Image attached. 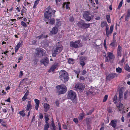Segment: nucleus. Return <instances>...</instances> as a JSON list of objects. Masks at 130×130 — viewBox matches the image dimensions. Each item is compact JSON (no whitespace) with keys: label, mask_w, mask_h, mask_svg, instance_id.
<instances>
[{"label":"nucleus","mask_w":130,"mask_h":130,"mask_svg":"<svg viewBox=\"0 0 130 130\" xmlns=\"http://www.w3.org/2000/svg\"><path fill=\"white\" fill-rule=\"evenodd\" d=\"M87 59V57L82 56L79 58V63L80 65L83 67L85 64V61Z\"/></svg>","instance_id":"nucleus-12"},{"label":"nucleus","mask_w":130,"mask_h":130,"mask_svg":"<svg viewBox=\"0 0 130 130\" xmlns=\"http://www.w3.org/2000/svg\"><path fill=\"white\" fill-rule=\"evenodd\" d=\"M41 39L46 38L47 37V35H46L44 34H42L40 35Z\"/></svg>","instance_id":"nucleus-37"},{"label":"nucleus","mask_w":130,"mask_h":130,"mask_svg":"<svg viewBox=\"0 0 130 130\" xmlns=\"http://www.w3.org/2000/svg\"><path fill=\"white\" fill-rule=\"evenodd\" d=\"M56 11L53 10L51 8L50 6H48L46 9L44 13V16L45 19H48L50 17H51L52 14L54 17L55 16V14Z\"/></svg>","instance_id":"nucleus-1"},{"label":"nucleus","mask_w":130,"mask_h":130,"mask_svg":"<svg viewBox=\"0 0 130 130\" xmlns=\"http://www.w3.org/2000/svg\"><path fill=\"white\" fill-rule=\"evenodd\" d=\"M94 108H93L91 110H90L88 112H87L86 113V115H89L91 114L94 111Z\"/></svg>","instance_id":"nucleus-35"},{"label":"nucleus","mask_w":130,"mask_h":130,"mask_svg":"<svg viewBox=\"0 0 130 130\" xmlns=\"http://www.w3.org/2000/svg\"><path fill=\"white\" fill-rule=\"evenodd\" d=\"M127 13V14L125 17V20L126 21H128L129 20L130 17V9L128 10Z\"/></svg>","instance_id":"nucleus-20"},{"label":"nucleus","mask_w":130,"mask_h":130,"mask_svg":"<svg viewBox=\"0 0 130 130\" xmlns=\"http://www.w3.org/2000/svg\"><path fill=\"white\" fill-rule=\"evenodd\" d=\"M123 96L119 95V102H121V100L122 99Z\"/></svg>","instance_id":"nucleus-49"},{"label":"nucleus","mask_w":130,"mask_h":130,"mask_svg":"<svg viewBox=\"0 0 130 130\" xmlns=\"http://www.w3.org/2000/svg\"><path fill=\"white\" fill-rule=\"evenodd\" d=\"M68 62L70 64H73L74 62V60L72 58H69L68 60Z\"/></svg>","instance_id":"nucleus-39"},{"label":"nucleus","mask_w":130,"mask_h":130,"mask_svg":"<svg viewBox=\"0 0 130 130\" xmlns=\"http://www.w3.org/2000/svg\"><path fill=\"white\" fill-rule=\"evenodd\" d=\"M56 87L57 89V92L59 94L64 93L67 91V88L64 85H58Z\"/></svg>","instance_id":"nucleus-3"},{"label":"nucleus","mask_w":130,"mask_h":130,"mask_svg":"<svg viewBox=\"0 0 130 130\" xmlns=\"http://www.w3.org/2000/svg\"><path fill=\"white\" fill-rule=\"evenodd\" d=\"M105 47V48H106V39H105L104 42L103 43Z\"/></svg>","instance_id":"nucleus-56"},{"label":"nucleus","mask_w":130,"mask_h":130,"mask_svg":"<svg viewBox=\"0 0 130 130\" xmlns=\"http://www.w3.org/2000/svg\"><path fill=\"white\" fill-rule=\"evenodd\" d=\"M40 0H36L35 1L34 4V6L33 7V8H36L37 4L39 3V2Z\"/></svg>","instance_id":"nucleus-28"},{"label":"nucleus","mask_w":130,"mask_h":130,"mask_svg":"<svg viewBox=\"0 0 130 130\" xmlns=\"http://www.w3.org/2000/svg\"><path fill=\"white\" fill-rule=\"evenodd\" d=\"M84 116V115L83 113H82L80 114L79 115V119L82 120L83 119Z\"/></svg>","instance_id":"nucleus-45"},{"label":"nucleus","mask_w":130,"mask_h":130,"mask_svg":"<svg viewBox=\"0 0 130 130\" xmlns=\"http://www.w3.org/2000/svg\"><path fill=\"white\" fill-rule=\"evenodd\" d=\"M108 97V95H105L103 100V102H105L107 100V99Z\"/></svg>","instance_id":"nucleus-44"},{"label":"nucleus","mask_w":130,"mask_h":130,"mask_svg":"<svg viewBox=\"0 0 130 130\" xmlns=\"http://www.w3.org/2000/svg\"><path fill=\"white\" fill-rule=\"evenodd\" d=\"M27 99V97L24 96L22 98V100L23 101H25V100Z\"/></svg>","instance_id":"nucleus-54"},{"label":"nucleus","mask_w":130,"mask_h":130,"mask_svg":"<svg viewBox=\"0 0 130 130\" xmlns=\"http://www.w3.org/2000/svg\"><path fill=\"white\" fill-rule=\"evenodd\" d=\"M122 47L119 45L117 48V56L118 57H121L122 56Z\"/></svg>","instance_id":"nucleus-16"},{"label":"nucleus","mask_w":130,"mask_h":130,"mask_svg":"<svg viewBox=\"0 0 130 130\" xmlns=\"http://www.w3.org/2000/svg\"><path fill=\"white\" fill-rule=\"evenodd\" d=\"M128 93V91H126L124 93V99H126L127 96V94Z\"/></svg>","instance_id":"nucleus-38"},{"label":"nucleus","mask_w":130,"mask_h":130,"mask_svg":"<svg viewBox=\"0 0 130 130\" xmlns=\"http://www.w3.org/2000/svg\"><path fill=\"white\" fill-rule=\"evenodd\" d=\"M58 30V28L56 26L54 27L52 29V30L50 31V33L52 34H56Z\"/></svg>","instance_id":"nucleus-18"},{"label":"nucleus","mask_w":130,"mask_h":130,"mask_svg":"<svg viewBox=\"0 0 130 130\" xmlns=\"http://www.w3.org/2000/svg\"><path fill=\"white\" fill-rule=\"evenodd\" d=\"M45 124H49L48 122V121L49 120V118H48L46 116L45 117Z\"/></svg>","instance_id":"nucleus-50"},{"label":"nucleus","mask_w":130,"mask_h":130,"mask_svg":"<svg viewBox=\"0 0 130 130\" xmlns=\"http://www.w3.org/2000/svg\"><path fill=\"white\" fill-rule=\"evenodd\" d=\"M70 4V2H68L67 3H64V4L63 6V7H66V9H68L69 8V4Z\"/></svg>","instance_id":"nucleus-25"},{"label":"nucleus","mask_w":130,"mask_h":130,"mask_svg":"<svg viewBox=\"0 0 130 130\" xmlns=\"http://www.w3.org/2000/svg\"><path fill=\"white\" fill-rule=\"evenodd\" d=\"M117 121L116 120L114 119L112 120L109 125L112 126L113 127L115 128L117 126Z\"/></svg>","instance_id":"nucleus-17"},{"label":"nucleus","mask_w":130,"mask_h":130,"mask_svg":"<svg viewBox=\"0 0 130 130\" xmlns=\"http://www.w3.org/2000/svg\"><path fill=\"white\" fill-rule=\"evenodd\" d=\"M62 50V47L61 45H59L57 47L55 50L52 52V56L54 57L56 56L57 54L59 53Z\"/></svg>","instance_id":"nucleus-8"},{"label":"nucleus","mask_w":130,"mask_h":130,"mask_svg":"<svg viewBox=\"0 0 130 130\" xmlns=\"http://www.w3.org/2000/svg\"><path fill=\"white\" fill-rule=\"evenodd\" d=\"M124 69L130 72V67L128 64L126 65L124 67Z\"/></svg>","instance_id":"nucleus-26"},{"label":"nucleus","mask_w":130,"mask_h":130,"mask_svg":"<svg viewBox=\"0 0 130 130\" xmlns=\"http://www.w3.org/2000/svg\"><path fill=\"white\" fill-rule=\"evenodd\" d=\"M116 72L119 73H121L122 72V69L119 67L116 68Z\"/></svg>","instance_id":"nucleus-36"},{"label":"nucleus","mask_w":130,"mask_h":130,"mask_svg":"<svg viewBox=\"0 0 130 130\" xmlns=\"http://www.w3.org/2000/svg\"><path fill=\"white\" fill-rule=\"evenodd\" d=\"M55 103L56 105L58 107L59 104V101L58 100H56L55 102Z\"/></svg>","instance_id":"nucleus-55"},{"label":"nucleus","mask_w":130,"mask_h":130,"mask_svg":"<svg viewBox=\"0 0 130 130\" xmlns=\"http://www.w3.org/2000/svg\"><path fill=\"white\" fill-rule=\"evenodd\" d=\"M86 73V71L85 70H84L82 73V74L83 75H84Z\"/></svg>","instance_id":"nucleus-59"},{"label":"nucleus","mask_w":130,"mask_h":130,"mask_svg":"<svg viewBox=\"0 0 130 130\" xmlns=\"http://www.w3.org/2000/svg\"><path fill=\"white\" fill-rule=\"evenodd\" d=\"M69 20L71 22H73L74 20L73 18L72 17H70L69 18Z\"/></svg>","instance_id":"nucleus-53"},{"label":"nucleus","mask_w":130,"mask_h":130,"mask_svg":"<svg viewBox=\"0 0 130 130\" xmlns=\"http://www.w3.org/2000/svg\"><path fill=\"white\" fill-rule=\"evenodd\" d=\"M35 102L36 103V104L39 105V101L37 99H35L34 100Z\"/></svg>","instance_id":"nucleus-46"},{"label":"nucleus","mask_w":130,"mask_h":130,"mask_svg":"<svg viewBox=\"0 0 130 130\" xmlns=\"http://www.w3.org/2000/svg\"><path fill=\"white\" fill-rule=\"evenodd\" d=\"M49 59L46 57L42 59L41 61V63L43 64L45 66H47L49 63Z\"/></svg>","instance_id":"nucleus-14"},{"label":"nucleus","mask_w":130,"mask_h":130,"mask_svg":"<svg viewBox=\"0 0 130 130\" xmlns=\"http://www.w3.org/2000/svg\"><path fill=\"white\" fill-rule=\"evenodd\" d=\"M74 72L77 75H79L80 73V71L79 69H78L76 70H74Z\"/></svg>","instance_id":"nucleus-43"},{"label":"nucleus","mask_w":130,"mask_h":130,"mask_svg":"<svg viewBox=\"0 0 130 130\" xmlns=\"http://www.w3.org/2000/svg\"><path fill=\"white\" fill-rule=\"evenodd\" d=\"M123 0H122V1L119 3L118 6L117 8L118 9H119L122 6L123 4Z\"/></svg>","instance_id":"nucleus-42"},{"label":"nucleus","mask_w":130,"mask_h":130,"mask_svg":"<svg viewBox=\"0 0 130 130\" xmlns=\"http://www.w3.org/2000/svg\"><path fill=\"white\" fill-rule=\"evenodd\" d=\"M80 41L78 40L75 41L74 42L72 41L70 42V46L71 47L75 48H77L78 47V45L80 43Z\"/></svg>","instance_id":"nucleus-10"},{"label":"nucleus","mask_w":130,"mask_h":130,"mask_svg":"<svg viewBox=\"0 0 130 130\" xmlns=\"http://www.w3.org/2000/svg\"><path fill=\"white\" fill-rule=\"evenodd\" d=\"M46 19H44V20L47 24H49L53 25L55 22V20L53 18L48 20Z\"/></svg>","instance_id":"nucleus-15"},{"label":"nucleus","mask_w":130,"mask_h":130,"mask_svg":"<svg viewBox=\"0 0 130 130\" xmlns=\"http://www.w3.org/2000/svg\"><path fill=\"white\" fill-rule=\"evenodd\" d=\"M83 17L87 21H89L91 19V17H93L92 15L88 11H85L84 12Z\"/></svg>","instance_id":"nucleus-4"},{"label":"nucleus","mask_w":130,"mask_h":130,"mask_svg":"<svg viewBox=\"0 0 130 130\" xmlns=\"http://www.w3.org/2000/svg\"><path fill=\"white\" fill-rule=\"evenodd\" d=\"M108 56L109 58V60L111 59H113L115 58V56L113 55L112 53L110 52L107 53Z\"/></svg>","instance_id":"nucleus-21"},{"label":"nucleus","mask_w":130,"mask_h":130,"mask_svg":"<svg viewBox=\"0 0 130 130\" xmlns=\"http://www.w3.org/2000/svg\"><path fill=\"white\" fill-rule=\"evenodd\" d=\"M29 94V91L28 90H27V91L26 92L25 94L24 95L25 96L27 97V96Z\"/></svg>","instance_id":"nucleus-57"},{"label":"nucleus","mask_w":130,"mask_h":130,"mask_svg":"<svg viewBox=\"0 0 130 130\" xmlns=\"http://www.w3.org/2000/svg\"><path fill=\"white\" fill-rule=\"evenodd\" d=\"M57 65L56 64L52 65V67L51 68V70H52V72H53L54 71L55 69L57 67Z\"/></svg>","instance_id":"nucleus-29"},{"label":"nucleus","mask_w":130,"mask_h":130,"mask_svg":"<svg viewBox=\"0 0 130 130\" xmlns=\"http://www.w3.org/2000/svg\"><path fill=\"white\" fill-rule=\"evenodd\" d=\"M44 111L46 112L49 109V105L47 103H45L44 105Z\"/></svg>","instance_id":"nucleus-24"},{"label":"nucleus","mask_w":130,"mask_h":130,"mask_svg":"<svg viewBox=\"0 0 130 130\" xmlns=\"http://www.w3.org/2000/svg\"><path fill=\"white\" fill-rule=\"evenodd\" d=\"M37 41L36 40H33L32 42V45H37Z\"/></svg>","instance_id":"nucleus-48"},{"label":"nucleus","mask_w":130,"mask_h":130,"mask_svg":"<svg viewBox=\"0 0 130 130\" xmlns=\"http://www.w3.org/2000/svg\"><path fill=\"white\" fill-rule=\"evenodd\" d=\"M68 96L73 101L76 98V93L72 90L68 91Z\"/></svg>","instance_id":"nucleus-7"},{"label":"nucleus","mask_w":130,"mask_h":130,"mask_svg":"<svg viewBox=\"0 0 130 130\" xmlns=\"http://www.w3.org/2000/svg\"><path fill=\"white\" fill-rule=\"evenodd\" d=\"M75 87L76 89L83 90L85 88L84 84L81 83H78L75 85Z\"/></svg>","instance_id":"nucleus-11"},{"label":"nucleus","mask_w":130,"mask_h":130,"mask_svg":"<svg viewBox=\"0 0 130 130\" xmlns=\"http://www.w3.org/2000/svg\"><path fill=\"white\" fill-rule=\"evenodd\" d=\"M50 126L49 124H45L44 125V130H48V129Z\"/></svg>","instance_id":"nucleus-27"},{"label":"nucleus","mask_w":130,"mask_h":130,"mask_svg":"<svg viewBox=\"0 0 130 130\" xmlns=\"http://www.w3.org/2000/svg\"><path fill=\"white\" fill-rule=\"evenodd\" d=\"M56 26H60L61 25V21H60L57 20V21L56 22Z\"/></svg>","instance_id":"nucleus-33"},{"label":"nucleus","mask_w":130,"mask_h":130,"mask_svg":"<svg viewBox=\"0 0 130 130\" xmlns=\"http://www.w3.org/2000/svg\"><path fill=\"white\" fill-rule=\"evenodd\" d=\"M125 59L124 57H123L122 59L120 61V62L121 63H123L124 62Z\"/></svg>","instance_id":"nucleus-64"},{"label":"nucleus","mask_w":130,"mask_h":130,"mask_svg":"<svg viewBox=\"0 0 130 130\" xmlns=\"http://www.w3.org/2000/svg\"><path fill=\"white\" fill-rule=\"evenodd\" d=\"M108 57L107 56L106 57L105 59V61L106 62H108L109 61V60L108 58Z\"/></svg>","instance_id":"nucleus-61"},{"label":"nucleus","mask_w":130,"mask_h":130,"mask_svg":"<svg viewBox=\"0 0 130 130\" xmlns=\"http://www.w3.org/2000/svg\"><path fill=\"white\" fill-rule=\"evenodd\" d=\"M31 107L32 105L31 104V101H28L27 105L25 111H28L29 109H31Z\"/></svg>","instance_id":"nucleus-22"},{"label":"nucleus","mask_w":130,"mask_h":130,"mask_svg":"<svg viewBox=\"0 0 130 130\" xmlns=\"http://www.w3.org/2000/svg\"><path fill=\"white\" fill-rule=\"evenodd\" d=\"M106 19L107 21L109 23H110L111 22V21L110 19V15H106Z\"/></svg>","instance_id":"nucleus-30"},{"label":"nucleus","mask_w":130,"mask_h":130,"mask_svg":"<svg viewBox=\"0 0 130 130\" xmlns=\"http://www.w3.org/2000/svg\"><path fill=\"white\" fill-rule=\"evenodd\" d=\"M94 88H91L89 89V90L86 93L87 95H88L89 94H94Z\"/></svg>","instance_id":"nucleus-23"},{"label":"nucleus","mask_w":130,"mask_h":130,"mask_svg":"<svg viewBox=\"0 0 130 130\" xmlns=\"http://www.w3.org/2000/svg\"><path fill=\"white\" fill-rule=\"evenodd\" d=\"M90 119L89 118H87L86 119V123L87 124H89L90 121Z\"/></svg>","instance_id":"nucleus-51"},{"label":"nucleus","mask_w":130,"mask_h":130,"mask_svg":"<svg viewBox=\"0 0 130 130\" xmlns=\"http://www.w3.org/2000/svg\"><path fill=\"white\" fill-rule=\"evenodd\" d=\"M19 114L23 117H24L25 115V114L24 113V110L20 111Z\"/></svg>","instance_id":"nucleus-41"},{"label":"nucleus","mask_w":130,"mask_h":130,"mask_svg":"<svg viewBox=\"0 0 130 130\" xmlns=\"http://www.w3.org/2000/svg\"><path fill=\"white\" fill-rule=\"evenodd\" d=\"M119 104H116V106L118 108V111H121L122 110V107L123 105L121 102H119Z\"/></svg>","instance_id":"nucleus-19"},{"label":"nucleus","mask_w":130,"mask_h":130,"mask_svg":"<svg viewBox=\"0 0 130 130\" xmlns=\"http://www.w3.org/2000/svg\"><path fill=\"white\" fill-rule=\"evenodd\" d=\"M36 55L37 57H40V54H41L42 56H43L46 53V51L43 49L41 48H37L36 50Z\"/></svg>","instance_id":"nucleus-6"},{"label":"nucleus","mask_w":130,"mask_h":130,"mask_svg":"<svg viewBox=\"0 0 130 130\" xmlns=\"http://www.w3.org/2000/svg\"><path fill=\"white\" fill-rule=\"evenodd\" d=\"M21 25L23 26L26 27L27 26L26 23H25L23 21H21Z\"/></svg>","instance_id":"nucleus-47"},{"label":"nucleus","mask_w":130,"mask_h":130,"mask_svg":"<svg viewBox=\"0 0 130 130\" xmlns=\"http://www.w3.org/2000/svg\"><path fill=\"white\" fill-rule=\"evenodd\" d=\"M123 92L122 90L120 89L119 91V95L123 96Z\"/></svg>","instance_id":"nucleus-52"},{"label":"nucleus","mask_w":130,"mask_h":130,"mask_svg":"<svg viewBox=\"0 0 130 130\" xmlns=\"http://www.w3.org/2000/svg\"><path fill=\"white\" fill-rule=\"evenodd\" d=\"M117 97L116 95H115L114 97V98L113 99V102L114 103L116 104L117 103Z\"/></svg>","instance_id":"nucleus-40"},{"label":"nucleus","mask_w":130,"mask_h":130,"mask_svg":"<svg viewBox=\"0 0 130 130\" xmlns=\"http://www.w3.org/2000/svg\"><path fill=\"white\" fill-rule=\"evenodd\" d=\"M116 75V73H112L107 75H106V81H109L111 79L114 78Z\"/></svg>","instance_id":"nucleus-13"},{"label":"nucleus","mask_w":130,"mask_h":130,"mask_svg":"<svg viewBox=\"0 0 130 130\" xmlns=\"http://www.w3.org/2000/svg\"><path fill=\"white\" fill-rule=\"evenodd\" d=\"M116 40L115 39H114L113 40V41L110 44V45L112 47H114L115 46V44L116 43Z\"/></svg>","instance_id":"nucleus-32"},{"label":"nucleus","mask_w":130,"mask_h":130,"mask_svg":"<svg viewBox=\"0 0 130 130\" xmlns=\"http://www.w3.org/2000/svg\"><path fill=\"white\" fill-rule=\"evenodd\" d=\"M59 77L61 79L64 83L68 81L69 77L68 73L65 71L62 70L60 71L59 74Z\"/></svg>","instance_id":"nucleus-2"},{"label":"nucleus","mask_w":130,"mask_h":130,"mask_svg":"<svg viewBox=\"0 0 130 130\" xmlns=\"http://www.w3.org/2000/svg\"><path fill=\"white\" fill-rule=\"evenodd\" d=\"M101 27H104L105 26H106L107 24V23L106 21L101 22Z\"/></svg>","instance_id":"nucleus-34"},{"label":"nucleus","mask_w":130,"mask_h":130,"mask_svg":"<svg viewBox=\"0 0 130 130\" xmlns=\"http://www.w3.org/2000/svg\"><path fill=\"white\" fill-rule=\"evenodd\" d=\"M77 25L80 28L84 29L88 28L90 26V25L89 23H85L82 20L78 22Z\"/></svg>","instance_id":"nucleus-5"},{"label":"nucleus","mask_w":130,"mask_h":130,"mask_svg":"<svg viewBox=\"0 0 130 130\" xmlns=\"http://www.w3.org/2000/svg\"><path fill=\"white\" fill-rule=\"evenodd\" d=\"M39 105L35 104V107L36 110H37L38 109Z\"/></svg>","instance_id":"nucleus-58"},{"label":"nucleus","mask_w":130,"mask_h":130,"mask_svg":"<svg viewBox=\"0 0 130 130\" xmlns=\"http://www.w3.org/2000/svg\"><path fill=\"white\" fill-rule=\"evenodd\" d=\"M113 25H111L110 27V30L109 31V27L108 25H107L106 26V35L108 37H109V35L112 34L113 30Z\"/></svg>","instance_id":"nucleus-9"},{"label":"nucleus","mask_w":130,"mask_h":130,"mask_svg":"<svg viewBox=\"0 0 130 130\" xmlns=\"http://www.w3.org/2000/svg\"><path fill=\"white\" fill-rule=\"evenodd\" d=\"M3 111V112L6 113L7 112V109L6 108L2 109Z\"/></svg>","instance_id":"nucleus-62"},{"label":"nucleus","mask_w":130,"mask_h":130,"mask_svg":"<svg viewBox=\"0 0 130 130\" xmlns=\"http://www.w3.org/2000/svg\"><path fill=\"white\" fill-rule=\"evenodd\" d=\"M90 2L91 3V4H92V6H94V5L95 4L94 3V1H91V2Z\"/></svg>","instance_id":"nucleus-63"},{"label":"nucleus","mask_w":130,"mask_h":130,"mask_svg":"<svg viewBox=\"0 0 130 130\" xmlns=\"http://www.w3.org/2000/svg\"><path fill=\"white\" fill-rule=\"evenodd\" d=\"M1 125L3 126L6 127V124L4 122H3L1 124Z\"/></svg>","instance_id":"nucleus-60"},{"label":"nucleus","mask_w":130,"mask_h":130,"mask_svg":"<svg viewBox=\"0 0 130 130\" xmlns=\"http://www.w3.org/2000/svg\"><path fill=\"white\" fill-rule=\"evenodd\" d=\"M22 42L21 41L18 43L17 45L15 47L18 48H19L21 46H22L23 45Z\"/></svg>","instance_id":"nucleus-31"}]
</instances>
